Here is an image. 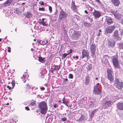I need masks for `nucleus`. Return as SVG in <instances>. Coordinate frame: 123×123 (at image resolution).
Segmentation results:
<instances>
[{
  "label": "nucleus",
  "instance_id": "1",
  "mask_svg": "<svg viewBox=\"0 0 123 123\" xmlns=\"http://www.w3.org/2000/svg\"><path fill=\"white\" fill-rule=\"evenodd\" d=\"M38 107L41 110V113L43 114H45L46 113L48 110L47 103L43 101L39 103Z\"/></svg>",
  "mask_w": 123,
  "mask_h": 123
},
{
  "label": "nucleus",
  "instance_id": "2",
  "mask_svg": "<svg viewBox=\"0 0 123 123\" xmlns=\"http://www.w3.org/2000/svg\"><path fill=\"white\" fill-rule=\"evenodd\" d=\"M107 76L108 79L110 80V82H111L114 80V78L112 75L113 71L112 68L107 69Z\"/></svg>",
  "mask_w": 123,
  "mask_h": 123
},
{
  "label": "nucleus",
  "instance_id": "3",
  "mask_svg": "<svg viewBox=\"0 0 123 123\" xmlns=\"http://www.w3.org/2000/svg\"><path fill=\"white\" fill-rule=\"evenodd\" d=\"M114 85L115 86L116 88L118 89H122L123 87V82H120L118 78L114 80Z\"/></svg>",
  "mask_w": 123,
  "mask_h": 123
},
{
  "label": "nucleus",
  "instance_id": "4",
  "mask_svg": "<svg viewBox=\"0 0 123 123\" xmlns=\"http://www.w3.org/2000/svg\"><path fill=\"white\" fill-rule=\"evenodd\" d=\"M115 28V25H112L107 27L105 28V31L106 34L112 33Z\"/></svg>",
  "mask_w": 123,
  "mask_h": 123
},
{
  "label": "nucleus",
  "instance_id": "5",
  "mask_svg": "<svg viewBox=\"0 0 123 123\" xmlns=\"http://www.w3.org/2000/svg\"><path fill=\"white\" fill-rule=\"evenodd\" d=\"M112 62L114 67L116 68L119 67V62L118 59V57H115L112 59Z\"/></svg>",
  "mask_w": 123,
  "mask_h": 123
},
{
  "label": "nucleus",
  "instance_id": "6",
  "mask_svg": "<svg viewBox=\"0 0 123 123\" xmlns=\"http://www.w3.org/2000/svg\"><path fill=\"white\" fill-rule=\"evenodd\" d=\"M67 14L62 10L59 13V18L60 20L64 19L66 18Z\"/></svg>",
  "mask_w": 123,
  "mask_h": 123
},
{
  "label": "nucleus",
  "instance_id": "7",
  "mask_svg": "<svg viewBox=\"0 0 123 123\" xmlns=\"http://www.w3.org/2000/svg\"><path fill=\"white\" fill-rule=\"evenodd\" d=\"M93 92L95 94L99 95L101 94L102 91L101 90L99 89L98 86H95L94 87Z\"/></svg>",
  "mask_w": 123,
  "mask_h": 123
},
{
  "label": "nucleus",
  "instance_id": "8",
  "mask_svg": "<svg viewBox=\"0 0 123 123\" xmlns=\"http://www.w3.org/2000/svg\"><path fill=\"white\" fill-rule=\"evenodd\" d=\"M82 58L83 59L85 57H86L87 59H88L89 54L88 51L87 50L85 49H83L82 52Z\"/></svg>",
  "mask_w": 123,
  "mask_h": 123
},
{
  "label": "nucleus",
  "instance_id": "9",
  "mask_svg": "<svg viewBox=\"0 0 123 123\" xmlns=\"http://www.w3.org/2000/svg\"><path fill=\"white\" fill-rule=\"evenodd\" d=\"M93 15L94 16L95 19L98 18L101 16L100 12L99 11L95 10L93 13Z\"/></svg>",
  "mask_w": 123,
  "mask_h": 123
},
{
  "label": "nucleus",
  "instance_id": "10",
  "mask_svg": "<svg viewBox=\"0 0 123 123\" xmlns=\"http://www.w3.org/2000/svg\"><path fill=\"white\" fill-rule=\"evenodd\" d=\"M90 51L92 54H94L96 50V46L95 44L92 43L90 47Z\"/></svg>",
  "mask_w": 123,
  "mask_h": 123
},
{
  "label": "nucleus",
  "instance_id": "11",
  "mask_svg": "<svg viewBox=\"0 0 123 123\" xmlns=\"http://www.w3.org/2000/svg\"><path fill=\"white\" fill-rule=\"evenodd\" d=\"M29 76L27 72H25L24 73L23 75V77H21L22 81L24 83L25 82L27 79L28 77Z\"/></svg>",
  "mask_w": 123,
  "mask_h": 123
},
{
  "label": "nucleus",
  "instance_id": "12",
  "mask_svg": "<svg viewBox=\"0 0 123 123\" xmlns=\"http://www.w3.org/2000/svg\"><path fill=\"white\" fill-rule=\"evenodd\" d=\"M118 31L115 30L113 33V37L116 39L118 40L119 38L118 35Z\"/></svg>",
  "mask_w": 123,
  "mask_h": 123
},
{
  "label": "nucleus",
  "instance_id": "13",
  "mask_svg": "<svg viewBox=\"0 0 123 123\" xmlns=\"http://www.w3.org/2000/svg\"><path fill=\"white\" fill-rule=\"evenodd\" d=\"M111 1L113 4L115 6L117 7L120 4L119 0H111Z\"/></svg>",
  "mask_w": 123,
  "mask_h": 123
},
{
  "label": "nucleus",
  "instance_id": "14",
  "mask_svg": "<svg viewBox=\"0 0 123 123\" xmlns=\"http://www.w3.org/2000/svg\"><path fill=\"white\" fill-rule=\"evenodd\" d=\"M117 108L119 110H123V102H119L117 104Z\"/></svg>",
  "mask_w": 123,
  "mask_h": 123
},
{
  "label": "nucleus",
  "instance_id": "15",
  "mask_svg": "<svg viewBox=\"0 0 123 123\" xmlns=\"http://www.w3.org/2000/svg\"><path fill=\"white\" fill-rule=\"evenodd\" d=\"M106 22L108 25H110L112 24L113 22L112 19L110 17H109L106 19Z\"/></svg>",
  "mask_w": 123,
  "mask_h": 123
},
{
  "label": "nucleus",
  "instance_id": "16",
  "mask_svg": "<svg viewBox=\"0 0 123 123\" xmlns=\"http://www.w3.org/2000/svg\"><path fill=\"white\" fill-rule=\"evenodd\" d=\"M90 78L88 75L85 78V80L84 81V84L86 85H88L89 83Z\"/></svg>",
  "mask_w": 123,
  "mask_h": 123
},
{
  "label": "nucleus",
  "instance_id": "17",
  "mask_svg": "<svg viewBox=\"0 0 123 123\" xmlns=\"http://www.w3.org/2000/svg\"><path fill=\"white\" fill-rule=\"evenodd\" d=\"M86 116L83 114L81 115L80 117L79 118H77L76 120L78 122H80L85 119Z\"/></svg>",
  "mask_w": 123,
  "mask_h": 123
},
{
  "label": "nucleus",
  "instance_id": "18",
  "mask_svg": "<svg viewBox=\"0 0 123 123\" xmlns=\"http://www.w3.org/2000/svg\"><path fill=\"white\" fill-rule=\"evenodd\" d=\"M13 0H7L3 4L4 6H9L12 3Z\"/></svg>",
  "mask_w": 123,
  "mask_h": 123
},
{
  "label": "nucleus",
  "instance_id": "19",
  "mask_svg": "<svg viewBox=\"0 0 123 123\" xmlns=\"http://www.w3.org/2000/svg\"><path fill=\"white\" fill-rule=\"evenodd\" d=\"M71 8L73 10L76 11L77 9L76 6L75 5V2L74 1H72L71 4Z\"/></svg>",
  "mask_w": 123,
  "mask_h": 123
},
{
  "label": "nucleus",
  "instance_id": "20",
  "mask_svg": "<svg viewBox=\"0 0 123 123\" xmlns=\"http://www.w3.org/2000/svg\"><path fill=\"white\" fill-rule=\"evenodd\" d=\"M112 104V102L111 100H107L104 103V105L106 106H109L111 105Z\"/></svg>",
  "mask_w": 123,
  "mask_h": 123
},
{
  "label": "nucleus",
  "instance_id": "21",
  "mask_svg": "<svg viewBox=\"0 0 123 123\" xmlns=\"http://www.w3.org/2000/svg\"><path fill=\"white\" fill-rule=\"evenodd\" d=\"M80 34L78 31H75L73 34V36L74 38H77L80 36Z\"/></svg>",
  "mask_w": 123,
  "mask_h": 123
},
{
  "label": "nucleus",
  "instance_id": "22",
  "mask_svg": "<svg viewBox=\"0 0 123 123\" xmlns=\"http://www.w3.org/2000/svg\"><path fill=\"white\" fill-rule=\"evenodd\" d=\"M107 44L109 46L113 47L115 46V42L114 41H109L108 42Z\"/></svg>",
  "mask_w": 123,
  "mask_h": 123
},
{
  "label": "nucleus",
  "instance_id": "23",
  "mask_svg": "<svg viewBox=\"0 0 123 123\" xmlns=\"http://www.w3.org/2000/svg\"><path fill=\"white\" fill-rule=\"evenodd\" d=\"M115 16L117 19H120L121 17V15L120 14L117 12Z\"/></svg>",
  "mask_w": 123,
  "mask_h": 123
},
{
  "label": "nucleus",
  "instance_id": "24",
  "mask_svg": "<svg viewBox=\"0 0 123 123\" xmlns=\"http://www.w3.org/2000/svg\"><path fill=\"white\" fill-rule=\"evenodd\" d=\"M38 61L40 62L43 63L45 62V58H42V57L40 56L38 57Z\"/></svg>",
  "mask_w": 123,
  "mask_h": 123
},
{
  "label": "nucleus",
  "instance_id": "25",
  "mask_svg": "<svg viewBox=\"0 0 123 123\" xmlns=\"http://www.w3.org/2000/svg\"><path fill=\"white\" fill-rule=\"evenodd\" d=\"M97 109H95L94 111H93L91 113L90 115V118H92L94 116V114L95 113H96V111L97 110Z\"/></svg>",
  "mask_w": 123,
  "mask_h": 123
},
{
  "label": "nucleus",
  "instance_id": "26",
  "mask_svg": "<svg viewBox=\"0 0 123 123\" xmlns=\"http://www.w3.org/2000/svg\"><path fill=\"white\" fill-rule=\"evenodd\" d=\"M87 72L90 71L92 69V65L91 64H90L86 67Z\"/></svg>",
  "mask_w": 123,
  "mask_h": 123
},
{
  "label": "nucleus",
  "instance_id": "27",
  "mask_svg": "<svg viewBox=\"0 0 123 123\" xmlns=\"http://www.w3.org/2000/svg\"><path fill=\"white\" fill-rule=\"evenodd\" d=\"M32 15V14L30 12H27L26 14V17L28 18L31 17Z\"/></svg>",
  "mask_w": 123,
  "mask_h": 123
},
{
  "label": "nucleus",
  "instance_id": "28",
  "mask_svg": "<svg viewBox=\"0 0 123 123\" xmlns=\"http://www.w3.org/2000/svg\"><path fill=\"white\" fill-rule=\"evenodd\" d=\"M55 68V66H53L52 67H51L50 71L52 73H53L54 71L56 70Z\"/></svg>",
  "mask_w": 123,
  "mask_h": 123
},
{
  "label": "nucleus",
  "instance_id": "29",
  "mask_svg": "<svg viewBox=\"0 0 123 123\" xmlns=\"http://www.w3.org/2000/svg\"><path fill=\"white\" fill-rule=\"evenodd\" d=\"M25 88L26 90H28L31 88V86L30 85L29 83H27L25 86Z\"/></svg>",
  "mask_w": 123,
  "mask_h": 123
},
{
  "label": "nucleus",
  "instance_id": "30",
  "mask_svg": "<svg viewBox=\"0 0 123 123\" xmlns=\"http://www.w3.org/2000/svg\"><path fill=\"white\" fill-rule=\"evenodd\" d=\"M39 23L40 24L42 25L43 26H47L48 25V24H46L44 21H41L40 22H39Z\"/></svg>",
  "mask_w": 123,
  "mask_h": 123
},
{
  "label": "nucleus",
  "instance_id": "31",
  "mask_svg": "<svg viewBox=\"0 0 123 123\" xmlns=\"http://www.w3.org/2000/svg\"><path fill=\"white\" fill-rule=\"evenodd\" d=\"M119 48L121 49H123V43L119 44Z\"/></svg>",
  "mask_w": 123,
  "mask_h": 123
},
{
  "label": "nucleus",
  "instance_id": "32",
  "mask_svg": "<svg viewBox=\"0 0 123 123\" xmlns=\"http://www.w3.org/2000/svg\"><path fill=\"white\" fill-rule=\"evenodd\" d=\"M69 54V53L68 54L64 53L62 55V58H63L64 59L66 57V56Z\"/></svg>",
  "mask_w": 123,
  "mask_h": 123
},
{
  "label": "nucleus",
  "instance_id": "33",
  "mask_svg": "<svg viewBox=\"0 0 123 123\" xmlns=\"http://www.w3.org/2000/svg\"><path fill=\"white\" fill-rule=\"evenodd\" d=\"M46 42H45V41H43L41 43V45H44L46 44L47 43V41L45 40Z\"/></svg>",
  "mask_w": 123,
  "mask_h": 123
},
{
  "label": "nucleus",
  "instance_id": "34",
  "mask_svg": "<svg viewBox=\"0 0 123 123\" xmlns=\"http://www.w3.org/2000/svg\"><path fill=\"white\" fill-rule=\"evenodd\" d=\"M84 25L86 26H88L90 25V24L87 23L86 22H85L84 23Z\"/></svg>",
  "mask_w": 123,
  "mask_h": 123
},
{
  "label": "nucleus",
  "instance_id": "35",
  "mask_svg": "<svg viewBox=\"0 0 123 123\" xmlns=\"http://www.w3.org/2000/svg\"><path fill=\"white\" fill-rule=\"evenodd\" d=\"M38 9L39 11H44L45 10V8L44 7L39 8Z\"/></svg>",
  "mask_w": 123,
  "mask_h": 123
},
{
  "label": "nucleus",
  "instance_id": "36",
  "mask_svg": "<svg viewBox=\"0 0 123 123\" xmlns=\"http://www.w3.org/2000/svg\"><path fill=\"white\" fill-rule=\"evenodd\" d=\"M36 104V102L35 101H33V102H31L30 104V105H31V106H33L35 105Z\"/></svg>",
  "mask_w": 123,
  "mask_h": 123
},
{
  "label": "nucleus",
  "instance_id": "37",
  "mask_svg": "<svg viewBox=\"0 0 123 123\" xmlns=\"http://www.w3.org/2000/svg\"><path fill=\"white\" fill-rule=\"evenodd\" d=\"M11 84H12V88H13V87L15 86V82L14 81L12 80L11 82Z\"/></svg>",
  "mask_w": 123,
  "mask_h": 123
},
{
  "label": "nucleus",
  "instance_id": "38",
  "mask_svg": "<svg viewBox=\"0 0 123 123\" xmlns=\"http://www.w3.org/2000/svg\"><path fill=\"white\" fill-rule=\"evenodd\" d=\"M62 121H65L67 120V118L66 117H63L61 119Z\"/></svg>",
  "mask_w": 123,
  "mask_h": 123
},
{
  "label": "nucleus",
  "instance_id": "39",
  "mask_svg": "<svg viewBox=\"0 0 123 123\" xmlns=\"http://www.w3.org/2000/svg\"><path fill=\"white\" fill-rule=\"evenodd\" d=\"M58 107V106L57 104H54V107L55 108H56Z\"/></svg>",
  "mask_w": 123,
  "mask_h": 123
},
{
  "label": "nucleus",
  "instance_id": "40",
  "mask_svg": "<svg viewBox=\"0 0 123 123\" xmlns=\"http://www.w3.org/2000/svg\"><path fill=\"white\" fill-rule=\"evenodd\" d=\"M49 9L50 12H51L52 11V8L50 6H49Z\"/></svg>",
  "mask_w": 123,
  "mask_h": 123
},
{
  "label": "nucleus",
  "instance_id": "41",
  "mask_svg": "<svg viewBox=\"0 0 123 123\" xmlns=\"http://www.w3.org/2000/svg\"><path fill=\"white\" fill-rule=\"evenodd\" d=\"M88 18L89 20H90V22H92V21H93V20L92 19V18H91L90 17H88Z\"/></svg>",
  "mask_w": 123,
  "mask_h": 123
},
{
  "label": "nucleus",
  "instance_id": "42",
  "mask_svg": "<svg viewBox=\"0 0 123 123\" xmlns=\"http://www.w3.org/2000/svg\"><path fill=\"white\" fill-rule=\"evenodd\" d=\"M117 12V11L115 12V11H112L111 12L112 14L115 16Z\"/></svg>",
  "mask_w": 123,
  "mask_h": 123
},
{
  "label": "nucleus",
  "instance_id": "43",
  "mask_svg": "<svg viewBox=\"0 0 123 123\" xmlns=\"http://www.w3.org/2000/svg\"><path fill=\"white\" fill-rule=\"evenodd\" d=\"M8 50L7 51L8 52H10L11 51V48L10 47H8L7 48Z\"/></svg>",
  "mask_w": 123,
  "mask_h": 123
},
{
  "label": "nucleus",
  "instance_id": "44",
  "mask_svg": "<svg viewBox=\"0 0 123 123\" xmlns=\"http://www.w3.org/2000/svg\"><path fill=\"white\" fill-rule=\"evenodd\" d=\"M41 2L40 1L39 3V4H40L41 5H44V3L43 1H42L41 3Z\"/></svg>",
  "mask_w": 123,
  "mask_h": 123
},
{
  "label": "nucleus",
  "instance_id": "45",
  "mask_svg": "<svg viewBox=\"0 0 123 123\" xmlns=\"http://www.w3.org/2000/svg\"><path fill=\"white\" fill-rule=\"evenodd\" d=\"M7 88H8L9 90H11L12 89V87H10L8 85L7 86Z\"/></svg>",
  "mask_w": 123,
  "mask_h": 123
},
{
  "label": "nucleus",
  "instance_id": "46",
  "mask_svg": "<svg viewBox=\"0 0 123 123\" xmlns=\"http://www.w3.org/2000/svg\"><path fill=\"white\" fill-rule=\"evenodd\" d=\"M73 78V76L72 74H70V78L72 79Z\"/></svg>",
  "mask_w": 123,
  "mask_h": 123
},
{
  "label": "nucleus",
  "instance_id": "47",
  "mask_svg": "<svg viewBox=\"0 0 123 123\" xmlns=\"http://www.w3.org/2000/svg\"><path fill=\"white\" fill-rule=\"evenodd\" d=\"M25 109L27 111H29V110H30L28 106L26 107H25Z\"/></svg>",
  "mask_w": 123,
  "mask_h": 123
},
{
  "label": "nucleus",
  "instance_id": "48",
  "mask_svg": "<svg viewBox=\"0 0 123 123\" xmlns=\"http://www.w3.org/2000/svg\"><path fill=\"white\" fill-rule=\"evenodd\" d=\"M44 74H42L41 75V77L42 78H43L44 77Z\"/></svg>",
  "mask_w": 123,
  "mask_h": 123
},
{
  "label": "nucleus",
  "instance_id": "49",
  "mask_svg": "<svg viewBox=\"0 0 123 123\" xmlns=\"http://www.w3.org/2000/svg\"><path fill=\"white\" fill-rule=\"evenodd\" d=\"M40 89L41 90H45V88L44 87H42Z\"/></svg>",
  "mask_w": 123,
  "mask_h": 123
},
{
  "label": "nucleus",
  "instance_id": "50",
  "mask_svg": "<svg viewBox=\"0 0 123 123\" xmlns=\"http://www.w3.org/2000/svg\"><path fill=\"white\" fill-rule=\"evenodd\" d=\"M95 1L98 3L100 2V1L99 0H95Z\"/></svg>",
  "mask_w": 123,
  "mask_h": 123
},
{
  "label": "nucleus",
  "instance_id": "51",
  "mask_svg": "<svg viewBox=\"0 0 123 123\" xmlns=\"http://www.w3.org/2000/svg\"><path fill=\"white\" fill-rule=\"evenodd\" d=\"M84 12L86 14H88V12L86 10H85Z\"/></svg>",
  "mask_w": 123,
  "mask_h": 123
},
{
  "label": "nucleus",
  "instance_id": "52",
  "mask_svg": "<svg viewBox=\"0 0 123 123\" xmlns=\"http://www.w3.org/2000/svg\"><path fill=\"white\" fill-rule=\"evenodd\" d=\"M72 49H70V54L72 52Z\"/></svg>",
  "mask_w": 123,
  "mask_h": 123
},
{
  "label": "nucleus",
  "instance_id": "53",
  "mask_svg": "<svg viewBox=\"0 0 123 123\" xmlns=\"http://www.w3.org/2000/svg\"><path fill=\"white\" fill-rule=\"evenodd\" d=\"M100 33L98 32V34L97 36H100Z\"/></svg>",
  "mask_w": 123,
  "mask_h": 123
},
{
  "label": "nucleus",
  "instance_id": "54",
  "mask_svg": "<svg viewBox=\"0 0 123 123\" xmlns=\"http://www.w3.org/2000/svg\"><path fill=\"white\" fill-rule=\"evenodd\" d=\"M121 23L122 24H123V19L121 20Z\"/></svg>",
  "mask_w": 123,
  "mask_h": 123
},
{
  "label": "nucleus",
  "instance_id": "55",
  "mask_svg": "<svg viewBox=\"0 0 123 123\" xmlns=\"http://www.w3.org/2000/svg\"><path fill=\"white\" fill-rule=\"evenodd\" d=\"M121 36H122L123 35V32H122L121 33Z\"/></svg>",
  "mask_w": 123,
  "mask_h": 123
},
{
  "label": "nucleus",
  "instance_id": "56",
  "mask_svg": "<svg viewBox=\"0 0 123 123\" xmlns=\"http://www.w3.org/2000/svg\"><path fill=\"white\" fill-rule=\"evenodd\" d=\"M68 80L67 79H66L65 80V82H66Z\"/></svg>",
  "mask_w": 123,
  "mask_h": 123
},
{
  "label": "nucleus",
  "instance_id": "57",
  "mask_svg": "<svg viewBox=\"0 0 123 123\" xmlns=\"http://www.w3.org/2000/svg\"><path fill=\"white\" fill-rule=\"evenodd\" d=\"M45 20V19L44 18H43L42 19V21H44V20Z\"/></svg>",
  "mask_w": 123,
  "mask_h": 123
},
{
  "label": "nucleus",
  "instance_id": "58",
  "mask_svg": "<svg viewBox=\"0 0 123 123\" xmlns=\"http://www.w3.org/2000/svg\"><path fill=\"white\" fill-rule=\"evenodd\" d=\"M75 57L77 59L78 58V56H76Z\"/></svg>",
  "mask_w": 123,
  "mask_h": 123
},
{
  "label": "nucleus",
  "instance_id": "59",
  "mask_svg": "<svg viewBox=\"0 0 123 123\" xmlns=\"http://www.w3.org/2000/svg\"><path fill=\"white\" fill-rule=\"evenodd\" d=\"M6 105H9V103H7V104H6Z\"/></svg>",
  "mask_w": 123,
  "mask_h": 123
},
{
  "label": "nucleus",
  "instance_id": "60",
  "mask_svg": "<svg viewBox=\"0 0 123 123\" xmlns=\"http://www.w3.org/2000/svg\"><path fill=\"white\" fill-rule=\"evenodd\" d=\"M37 43H39L41 45V43H40V41H38Z\"/></svg>",
  "mask_w": 123,
  "mask_h": 123
},
{
  "label": "nucleus",
  "instance_id": "61",
  "mask_svg": "<svg viewBox=\"0 0 123 123\" xmlns=\"http://www.w3.org/2000/svg\"><path fill=\"white\" fill-rule=\"evenodd\" d=\"M31 50L32 51H33L34 50V49H33V48H31Z\"/></svg>",
  "mask_w": 123,
  "mask_h": 123
},
{
  "label": "nucleus",
  "instance_id": "62",
  "mask_svg": "<svg viewBox=\"0 0 123 123\" xmlns=\"http://www.w3.org/2000/svg\"><path fill=\"white\" fill-rule=\"evenodd\" d=\"M101 32V30H99V32H100V33Z\"/></svg>",
  "mask_w": 123,
  "mask_h": 123
},
{
  "label": "nucleus",
  "instance_id": "63",
  "mask_svg": "<svg viewBox=\"0 0 123 123\" xmlns=\"http://www.w3.org/2000/svg\"><path fill=\"white\" fill-rule=\"evenodd\" d=\"M22 4L23 5H24L25 4V3H22Z\"/></svg>",
  "mask_w": 123,
  "mask_h": 123
},
{
  "label": "nucleus",
  "instance_id": "64",
  "mask_svg": "<svg viewBox=\"0 0 123 123\" xmlns=\"http://www.w3.org/2000/svg\"><path fill=\"white\" fill-rule=\"evenodd\" d=\"M99 85V83H98L97 84V86H98V85Z\"/></svg>",
  "mask_w": 123,
  "mask_h": 123
}]
</instances>
